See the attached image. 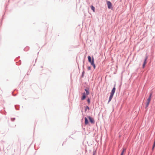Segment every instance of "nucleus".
Returning a JSON list of instances; mask_svg holds the SVG:
<instances>
[{
	"label": "nucleus",
	"instance_id": "obj_1",
	"mask_svg": "<svg viewBox=\"0 0 155 155\" xmlns=\"http://www.w3.org/2000/svg\"><path fill=\"white\" fill-rule=\"evenodd\" d=\"M115 85H114V87H113V89H112L111 91V92L110 93V96L109 98L108 102H110L115 92V90H116V88L115 87Z\"/></svg>",
	"mask_w": 155,
	"mask_h": 155
},
{
	"label": "nucleus",
	"instance_id": "obj_2",
	"mask_svg": "<svg viewBox=\"0 0 155 155\" xmlns=\"http://www.w3.org/2000/svg\"><path fill=\"white\" fill-rule=\"evenodd\" d=\"M88 60L89 62L91 63V65L93 66L94 68V69L95 68V65L94 63V59L93 58H92V60H91V58L90 56H88Z\"/></svg>",
	"mask_w": 155,
	"mask_h": 155
},
{
	"label": "nucleus",
	"instance_id": "obj_3",
	"mask_svg": "<svg viewBox=\"0 0 155 155\" xmlns=\"http://www.w3.org/2000/svg\"><path fill=\"white\" fill-rule=\"evenodd\" d=\"M108 8L109 9H112L113 8L111 3L109 1H108L107 3Z\"/></svg>",
	"mask_w": 155,
	"mask_h": 155
},
{
	"label": "nucleus",
	"instance_id": "obj_4",
	"mask_svg": "<svg viewBox=\"0 0 155 155\" xmlns=\"http://www.w3.org/2000/svg\"><path fill=\"white\" fill-rule=\"evenodd\" d=\"M151 99L150 98H148L147 100V102H146V108H147L150 102Z\"/></svg>",
	"mask_w": 155,
	"mask_h": 155
},
{
	"label": "nucleus",
	"instance_id": "obj_5",
	"mask_svg": "<svg viewBox=\"0 0 155 155\" xmlns=\"http://www.w3.org/2000/svg\"><path fill=\"white\" fill-rule=\"evenodd\" d=\"M88 118L90 122L92 123H93L94 122V119L92 118L90 116L88 117Z\"/></svg>",
	"mask_w": 155,
	"mask_h": 155
},
{
	"label": "nucleus",
	"instance_id": "obj_6",
	"mask_svg": "<svg viewBox=\"0 0 155 155\" xmlns=\"http://www.w3.org/2000/svg\"><path fill=\"white\" fill-rule=\"evenodd\" d=\"M82 94H83V96L81 98V99L82 100H84V99H85V98H86L85 93H83Z\"/></svg>",
	"mask_w": 155,
	"mask_h": 155
},
{
	"label": "nucleus",
	"instance_id": "obj_7",
	"mask_svg": "<svg viewBox=\"0 0 155 155\" xmlns=\"http://www.w3.org/2000/svg\"><path fill=\"white\" fill-rule=\"evenodd\" d=\"M147 57H146V58L145 59V60L144 61L143 64V68H144V67L145 64L147 63L146 61L147 60Z\"/></svg>",
	"mask_w": 155,
	"mask_h": 155
},
{
	"label": "nucleus",
	"instance_id": "obj_8",
	"mask_svg": "<svg viewBox=\"0 0 155 155\" xmlns=\"http://www.w3.org/2000/svg\"><path fill=\"white\" fill-rule=\"evenodd\" d=\"M126 151V149L125 148H123V150L121 152V155H123L124 153H125Z\"/></svg>",
	"mask_w": 155,
	"mask_h": 155
},
{
	"label": "nucleus",
	"instance_id": "obj_9",
	"mask_svg": "<svg viewBox=\"0 0 155 155\" xmlns=\"http://www.w3.org/2000/svg\"><path fill=\"white\" fill-rule=\"evenodd\" d=\"M84 119H85V124L87 125V124H88V120L86 117H85Z\"/></svg>",
	"mask_w": 155,
	"mask_h": 155
},
{
	"label": "nucleus",
	"instance_id": "obj_10",
	"mask_svg": "<svg viewBox=\"0 0 155 155\" xmlns=\"http://www.w3.org/2000/svg\"><path fill=\"white\" fill-rule=\"evenodd\" d=\"M85 91L86 92V93L85 94H86V95H88L89 94V92L88 90L87 89H85Z\"/></svg>",
	"mask_w": 155,
	"mask_h": 155
},
{
	"label": "nucleus",
	"instance_id": "obj_11",
	"mask_svg": "<svg viewBox=\"0 0 155 155\" xmlns=\"http://www.w3.org/2000/svg\"><path fill=\"white\" fill-rule=\"evenodd\" d=\"M91 9L93 11V12H94L95 11V8L92 5H91Z\"/></svg>",
	"mask_w": 155,
	"mask_h": 155
},
{
	"label": "nucleus",
	"instance_id": "obj_12",
	"mask_svg": "<svg viewBox=\"0 0 155 155\" xmlns=\"http://www.w3.org/2000/svg\"><path fill=\"white\" fill-rule=\"evenodd\" d=\"M87 109L89 110V108L88 106H87L85 108V110L86 111Z\"/></svg>",
	"mask_w": 155,
	"mask_h": 155
},
{
	"label": "nucleus",
	"instance_id": "obj_13",
	"mask_svg": "<svg viewBox=\"0 0 155 155\" xmlns=\"http://www.w3.org/2000/svg\"><path fill=\"white\" fill-rule=\"evenodd\" d=\"M155 147V142H154V144H153V146L152 148V150H153L154 149Z\"/></svg>",
	"mask_w": 155,
	"mask_h": 155
},
{
	"label": "nucleus",
	"instance_id": "obj_14",
	"mask_svg": "<svg viewBox=\"0 0 155 155\" xmlns=\"http://www.w3.org/2000/svg\"><path fill=\"white\" fill-rule=\"evenodd\" d=\"M152 93H150L149 97L148 98H150V99H151V96L152 95Z\"/></svg>",
	"mask_w": 155,
	"mask_h": 155
},
{
	"label": "nucleus",
	"instance_id": "obj_15",
	"mask_svg": "<svg viewBox=\"0 0 155 155\" xmlns=\"http://www.w3.org/2000/svg\"><path fill=\"white\" fill-rule=\"evenodd\" d=\"M152 93H150L149 97L148 98H150V99H151V96L152 95Z\"/></svg>",
	"mask_w": 155,
	"mask_h": 155
},
{
	"label": "nucleus",
	"instance_id": "obj_16",
	"mask_svg": "<svg viewBox=\"0 0 155 155\" xmlns=\"http://www.w3.org/2000/svg\"><path fill=\"white\" fill-rule=\"evenodd\" d=\"M87 101L88 103V104H90V100L89 99H88L87 100Z\"/></svg>",
	"mask_w": 155,
	"mask_h": 155
},
{
	"label": "nucleus",
	"instance_id": "obj_17",
	"mask_svg": "<svg viewBox=\"0 0 155 155\" xmlns=\"http://www.w3.org/2000/svg\"><path fill=\"white\" fill-rule=\"evenodd\" d=\"M15 118H12L11 119L12 120V121H13L15 120Z\"/></svg>",
	"mask_w": 155,
	"mask_h": 155
},
{
	"label": "nucleus",
	"instance_id": "obj_18",
	"mask_svg": "<svg viewBox=\"0 0 155 155\" xmlns=\"http://www.w3.org/2000/svg\"><path fill=\"white\" fill-rule=\"evenodd\" d=\"M90 69H91V68H90V67H89V68H88V69H89V70H90Z\"/></svg>",
	"mask_w": 155,
	"mask_h": 155
},
{
	"label": "nucleus",
	"instance_id": "obj_19",
	"mask_svg": "<svg viewBox=\"0 0 155 155\" xmlns=\"http://www.w3.org/2000/svg\"><path fill=\"white\" fill-rule=\"evenodd\" d=\"M93 155H95L94 153L93 154Z\"/></svg>",
	"mask_w": 155,
	"mask_h": 155
}]
</instances>
